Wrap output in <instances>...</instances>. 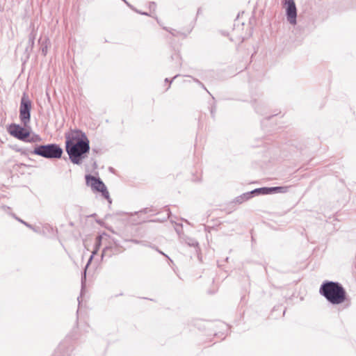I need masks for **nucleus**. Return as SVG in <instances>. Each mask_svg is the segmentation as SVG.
Here are the masks:
<instances>
[{"label": "nucleus", "mask_w": 356, "mask_h": 356, "mask_svg": "<svg viewBox=\"0 0 356 356\" xmlns=\"http://www.w3.org/2000/svg\"><path fill=\"white\" fill-rule=\"evenodd\" d=\"M319 292L333 305L341 304L346 300V291L338 282H324L321 285Z\"/></svg>", "instance_id": "obj_1"}, {"label": "nucleus", "mask_w": 356, "mask_h": 356, "mask_svg": "<svg viewBox=\"0 0 356 356\" xmlns=\"http://www.w3.org/2000/svg\"><path fill=\"white\" fill-rule=\"evenodd\" d=\"M89 142L81 143L79 145L72 144L66 146V151L71 161L79 164L82 160V155L89 151Z\"/></svg>", "instance_id": "obj_2"}, {"label": "nucleus", "mask_w": 356, "mask_h": 356, "mask_svg": "<svg viewBox=\"0 0 356 356\" xmlns=\"http://www.w3.org/2000/svg\"><path fill=\"white\" fill-rule=\"evenodd\" d=\"M33 154L47 159H58L62 156L63 149L56 144H50L35 147Z\"/></svg>", "instance_id": "obj_3"}, {"label": "nucleus", "mask_w": 356, "mask_h": 356, "mask_svg": "<svg viewBox=\"0 0 356 356\" xmlns=\"http://www.w3.org/2000/svg\"><path fill=\"white\" fill-rule=\"evenodd\" d=\"M289 186H277V187H264L256 188L250 193H244L242 196L238 197V201L242 202L243 200H247L252 197V195H268L272 193H285L289 191Z\"/></svg>", "instance_id": "obj_4"}, {"label": "nucleus", "mask_w": 356, "mask_h": 356, "mask_svg": "<svg viewBox=\"0 0 356 356\" xmlns=\"http://www.w3.org/2000/svg\"><path fill=\"white\" fill-rule=\"evenodd\" d=\"M8 132L11 136L23 141L31 142L40 140L39 136H35V139H33V138L30 140L27 139L30 135V132L26 129L21 127L19 124H11L8 128Z\"/></svg>", "instance_id": "obj_5"}, {"label": "nucleus", "mask_w": 356, "mask_h": 356, "mask_svg": "<svg viewBox=\"0 0 356 356\" xmlns=\"http://www.w3.org/2000/svg\"><path fill=\"white\" fill-rule=\"evenodd\" d=\"M31 108V103L26 95L22 97L20 108H19V118L24 127H26L30 121V111Z\"/></svg>", "instance_id": "obj_6"}, {"label": "nucleus", "mask_w": 356, "mask_h": 356, "mask_svg": "<svg viewBox=\"0 0 356 356\" xmlns=\"http://www.w3.org/2000/svg\"><path fill=\"white\" fill-rule=\"evenodd\" d=\"M65 145H70L72 144L79 145L81 143L89 142L88 138L82 131L79 130H70L65 134Z\"/></svg>", "instance_id": "obj_7"}, {"label": "nucleus", "mask_w": 356, "mask_h": 356, "mask_svg": "<svg viewBox=\"0 0 356 356\" xmlns=\"http://www.w3.org/2000/svg\"><path fill=\"white\" fill-rule=\"evenodd\" d=\"M86 180L87 185L90 186L92 190L101 192L105 198L107 200L109 199L108 192L107 191L104 184L102 181L90 175H87L86 177Z\"/></svg>", "instance_id": "obj_8"}, {"label": "nucleus", "mask_w": 356, "mask_h": 356, "mask_svg": "<svg viewBox=\"0 0 356 356\" xmlns=\"http://www.w3.org/2000/svg\"><path fill=\"white\" fill-rule=\"evenodd\" d=\"M284 6L288 22L292 25L296 24L297 9L294 1L284 0Z\"/></svg>", "instance_id": "obj_9"}, {"label": "nucleus", "mask_w": 356, "mask_h": 356, "mask_svg": "<svg viewBox=\"0 0 356 356\" xmlns=\"http://www.w3.org/2000/svg\"><path fill=\"white\" fill-rule=\"evenodd\" d=\"M97 250H95L92 252V254H95L96 253ZM93 255H92L89 259V262L92 260Z\"/></svg>", "instance_id": "obj_10"}, {"label": "nucleus", "mask_w": 356, "mask_h": 356, "mask_svg": "<svg viewBox=\"0 0 356 356\" xmlns=\"http://www.w3.org/2000/svg\"><path fill=\"white\" fill-rule=\"evenodd\" d=\"M42 51L44 52V54H46V49H42Z\"/></svg>", "instance_id": "obj_11"}, {"label": "nucleus", "mask_w": 356, "mask_h": 356, "mask_svg": "<svg viewBox=\"0 0 356 356\" xmlns=\"http://www.w3.org/2000/svg\"><path fill=\"white\" fill-rule=\"evenodd\" d=\"M24 223L25 224V225H26V227H29V225H27V223H25V222H24Z\"/></svg>", "instance_id": "obj_12"}, {"label": "nucleus", "mask_w": 356, "mask_h": 356, "mask_svg": "<svg viewBox=\"0 0 356 356\" xmlns=\"http://www.w3.org/2000/svg\"><path fill=\"white\" fill-rule=\"evenodd\" d=\"M24 223L25 224V225H26V227H29V225H27V223H25V222H24Z\"/></svg>", "instance_id": "obj_13"}]
</instances>
